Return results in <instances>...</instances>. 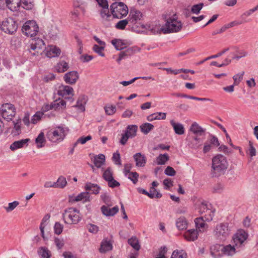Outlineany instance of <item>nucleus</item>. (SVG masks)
Instances as JSON below:
<instances>
[{"mask_svg":"<svg viewBox=\"0 0 258 258\" xmlns=\"http://www.w3.org/2000/svg\"><path fill=\"white\" fill-rule=\"evenodd\" d=\"M101 209L103 214L106 216H113L118 211V208L117 206H115L112 208H110L106 206H103Z\"/></svg>","mask_w":258,"mask_h":258,"instance_id":"obj_22","label":"nucleus"},{"mask_svg":"<svg viewBox=\"0 0 258 258\" xmlns=\"http://www.w3.org/2000/svg\"><path fill=\"white\" fill-rule=\"evenodd\" d=\"M223 245L216 244L211 247V254L214 258H220L223 256Z\"/></svg>","mask_w":258,"mask_h":258,"instance_id":"obj_19","label":"nucleus"},{"mask_svg":"<svg viewBox=\"0 0 258 258\" xmlns=\"http://www.w3.org/2000/svg\"><path fill=\"white\" fill-rule=\"evenodd\" d=\"M105 46V45L99 46L97 44H95L93 47V50L100 56H104V53L102 52V50H104Z\"/></svg>","mask_w":258,"mask_h":258,"instance_id":"obj_54","label":"nucleus"},{"mask_svg":"<svg viewBox=\"0 0 258 258\" xmlns=\"http://www.w3.org/2000/svg\"><path fill=\"white\" fill-rule=\"evenodd\" d=\"M134 53V50L133 48L129 47L126 48L124 50L121 51L119 54L118 58L117 59V62L119 63L122 59H125L129 56Z\"/></svg>","mask_w":258,"mask_h":258,"instance_id":"obj_25","label":"nucleus"},{"mask_svg":"<svg viewBox=\"0 0 258 258\" xmlns=\"http://www.w3.org/2000/svg\"><path fill=\"white\" fill-rule=\"evenodd\" d=\"M169 159V157L167 153L160 154L156 158L158 165H164Z\"/></svg>","mask_w":258,"mask_h":258,"instance_id":"obj_42","label":"nucleus"},{"mask_svg":"<svg viewBox=\"0 0 258 258\" xmlns=\"http://www.w3.org/2000/svg\"><path fill=\"white\" fill-rule=\"evenodd\" d=\"M244 74V72H242L240 73L234 75L233 77V79L234 80L233 84L235 86L239 85L240 82L242 81L243 79V76Z\"/></svg>","mask_w":258,"mask_h":258,"instance_id":"obj_53","label":"nucleus"},{"mask_svg":"<svg viewBox=\"0 0 258 258\" xmlns=\"http://www.w3.org/2000/svg\"><path fill=\"white\" fill-rule=\"evenodd\" d=\"M50 215L49 214H47L44 216L43 218L40 225V229L41 231V235L42 237L44 239V228L46 225V223L47 222V221L50 218Z\"/></svg>","mask_w":258,"mask_h":258,"instance_id":"obj_40","label":"nucleus"},{"mask_svg":"<svg viewBox=\"0 0 258 258\" xmlns=\"http://www.w3.org/2000/svg\"><path fill=\"white\" fill-rule=\"evenodd\" d=\"M21 5L26 10H31L34 7V1L33 0H21Z\"/></svg>","mask_w":258,"mask_h":258,"instance_id":"obj_43","label":"nucleus"},{"mask_svg":"<svg viewBox=\"0 0 258 258\" xmlns=\"http://www.w3.org/2000/svg\"><path fill=\"white\" fill-rule=\"evenodd\" d=\"M154 127V125L150 123H144L140 126L141 131L145 135L148 134Z\"/></svg>","mask_w":258,"mask_h":258,"instance_id":"obj_37","label":"nucleus"},{"mask_svg":"<svg viewBox=\"0 0 258 258\" xmlns=\"http://www.w3.org/2000/svg\"><path fill=\"white\" fill-rule=\"evenodd\" d=\"M129 22L130 21L127 18L120 20L115 24V27L118 30H124Z\"/></svg>","mask_w":258,"mask_h":258,"instance_id":"obj_48","label":"nucleus"},{"mask_svg":"<svg viewBox=\"0 0 258 258\" xmlns=\"http://www.w3.org/2000/svg\"><path fill=\"white\" fill-rule=\"evenodd\" d=\"M215 212V209H209L207 210L206 213H205L202 216L204 218L205 220L207 221H211L213 220V218L214 216V213Z\"/></svg>","mask_w":258,"mask_h":258,"instance_id":"obj_41","label":"nucleus"},{"mask_svg":"<svg viewBox=\"0 0 258 258\" xmlns=\"http://www.w3.org/2000/svg\"><path fill=\"white\" fill-rule=\"evenodd\" d=\"M230 231L227 223H220L216 226L214 233L217 239L225 240L229 235Z\"/></svg>","mask_w":258,"mask_h":258,"instance_id":"obj_7","label":"nucleus"},{"mask_svg":"<svg viewBox=\"0 0 258 258\" xmlns=\"http://www.w3.org/2000/svg\"><path fill=\"white\" fill-rule=\"evenodd\" d=\"M105 113L109 115H113L116 112V107L113 105L105 106L104 107Z\"/></svg>","mask_w":258,"mask_h":258,"instance_id":"obj_60","label":"nucleus"},{"mask_svg":"<svg viewBox=\"0 0 258 258\" xmlns=\"http://www.w3.org/2000/svg\"><path fill=\"white\" fill-rule=\"evenodd\" d=\"M138 131V126L136 125H128L125 131V133L130 138H134L137 135Z\"/></svg>","mask_w":258,"mask_h":258,"instance_id":"obj_34","label":"nucleus"},{"mask_svg":"<svg viewBox=\"0 0 258 258\" xmlns=\"http://www.w3.org/2000/svg\"><path fill=\"white\" fill-rule=\"evenodd\" d=\"M63 228V226L62 224L58 222H56L54 226V231L55 234L57 235L60 234L62 231Z\"/></svg>","mask_w":258,"mask_h":258,"instance_id":"obj_57","label":"nucleus"},{"mask_svg":"<svg viewBox=\"0 0 258 258\" xmlns=\"http://www.w3.org/2000/svg\"><path fill=\"white\" fill-rule=\"evenodd\" d=\"M112 245L109 241H103L101 242L99 251L101 253H105L112 249Z\"/></svg>","mask_w":258,"mask_h":258,"instance_id":"obj_35","label":"nucleus"},{"mask_svg":"<svg viewBox=\"0 0 258 258\" xmlns=\"http://www.w3.org/2000/svg\"><path fill=\"white\" fill-rule=\"evenodd\" d=\"M21 0H0V6H6L12 11H17L20 7Z\"/></svg>","mask_w":258,"mask_h":258,"instance_id":"obj_14","label":"nucleus"},{"mask_svg":"<svg viewBox=\"0 0 258 258\" xmlns=\"http://www.w3.org/2000/svg\"><path fill=\"white\" fill-rule=\"evenodd\" d=\"M62 218L66 224L70 225L78 224L82 219L80 211L75 208L66 209L62 214Z\"/></svg>","mask_w":258,"mask_h":258,"instance_id":"obj_3","label":"nucleus"},{"mask_svg":"<svg viewBox=\"0 0 258 258\" xmlns=\"http://www.w3.org/2000/svg\"><path fill=\"white\" fill-rule=\"evenodd\" d=\"M136 162V165L137 167H144L146 163L147 159L146 156L141 153H137L133 156Z\"/></svg>","mask_w":258,"mask_h":258,"instance_id":"obj_20","label":"nucleus"},{"mask_svg":"<svg viewBox=\"0 0 258 258\" xmlns=\"http://www.w3.org/2000/svg\"><path fill=\"white\" fill-rule=\"evenodd\" d=\"M29 141V139H22L15 141L11 145L10 148L12 151H15L18 149L24 147L25 145L27 146Z\"/></svg>","mask_w":258,"mask_h":258,"instance_id":"obj_21","label":"nucleus"},{"mask_svg":"<svg viewBox=\"0 0 258 258\" xmlns=\"http://www.w3.org/2000/svg\"><path fill=\"white\" fill-rule=\"evenodd\" d=\"M88 231L92 233H97L99 230V227L94 224H89L87 225Z\"/></svg>","mask_w":258,"mask_h":258,"instance_id":"obj_62","label":"nucleus"},{"mask_svg":"<svg viewBox=\"0 0 258 258\" xmlns=\"http://www.w3.org/2000/svg\"><path fill=\"white\" fill-rule=\"evenodd\" d=\"M86 96L85 95H81L79 97L77 104L75 107H77L82 111H84L85 110V104H86Z\"/></svg>","mask_w":258,"mask_h":258,"instance_id":"obj_31","label":"nucleus"},{"mask_svg":"<svg viewBox=\"0 0 258 258\" xmlns=\"http://www.w3.org/2000/svg\"><path fill=\"white\" fill-rule=\"evenodd\" d=\"M204 6L203 3L194 5L191 9V12L195 14H198Z\"/></svg>","mask_w":258,"mask_h":258,"instance_id":"obj_56","label":"nucleus"},{"mask_svg":"<svg viewBox=\"0 0 258 258\" xmlns=\"http://www.w3.org/2000/svg\"><path fill=\"white\" fill-rule=\"evenodd\" d=\"M111 44L114 46L116 50H122L125 47L124 43L122 40L114 39L111 40Z\"/></svg>","mask_w":258,"mask_h":258,"instance_id":"obj_45","label":"nucleus"},{"mask_svg":"<svg viewBox=\"0 0 258 258\" xmlns=\"http://www.w3.org/2000/svg\"><path fill=\"white\" fill-rule=\"evenodd\" d=\"M1 114L3 117L8 121L11 120L16 114L14 105L10 103H5L1 107Z\"/></svg>","mask_w":258,"mask_h":258,"instance_id":"obj_11","label":"nucleus"},{"mask_svg":"<svg viewBox=\"0 0 258 258\" xmlns=\"http://www.w3.org/2000/svg\"><path fill=\"white\" fill-rule=\"evenodd\" d=\"M69 68L68 62L64 60L59 61L55 66V69L57 73H63L67 71Z\"/></svg>","mask_w":258,"mask_h":258,"instance_id":"obj_28","label":"nucleus"},{"mask_svg":"<svg viewBox=\"0 0 258 258\" xmlns=\"http://www.w3.org/2000/svg\"><path fill=\"white\" fill-rule=\"evenodd\" d=\"M22 30L26 36L32 37L37 34L39 27L34 21H29L24 23Z\"/></svg>","mask_w":258,"mask_h":258,"instance_id":"obj_8","label":"nucleus"},{"mask_svg":"<svg viewBox=\"0 0 258 258\" xmlns=\"http://www.w3.org/2000/svg\"><path fill=\"white\" fill-rule=\"evenodd\" d=\"M166 113L164 112H156L148 115L147 119L149 121H152L154 120L165 119Z\"/></svg>","mask_w":258,"mask_h":258,"instance_id":"obj_29","label":"nucleus"},{"mask_svg":"<svg viewBox=\"0 0 258 258\" xmlns=\"http://www.w3.org/2000/svg\"><path fill=\"white\" fill-rule=\"evenodd\" d=\"M128 243L136 250H139L141 248L139 240L135 236H133L131 238L128 239Z\"/></svg>","mask_w":258,"mask_h":258,"instance_id":"obj_39","label":"nucleus"},{"mask_svg":"<svg viewBox=\"0 0 258 258\" xmlns=\"http://www.w3.org/2000/svg\"><path fill=\"white\" fill-rule=\"evenodd\" d=\"M85 189L86 191H91L93 194L97 195L101 190V187L97 184L87 182L85 184Z\"/></svg>","mask_w":258,"mask_h":258,"instance_id":"obj_24","label":"nucleus"},{"mask_svg":"<svg viewBox=\"0 0 258 258\" xmlns=\"http://www.w3.org/2000/svg\"><path fill=\"white\" fill-rule=\"evenodd\" d=\"M45 47V43L44 41L41 39H37L34 40L30 45V52L31 50L35 51V53H32L33 55H38L39 53V50L42 49Z\"/></svg>","mask_w":258,"mask_h":258,"instance_id":"obj_15","label":"nucleus"},{"mask_svg":"<svg viewBox=\"0 0 258 258\" xmlns=\"http://www.w3.org/2000/svg\"><path fill=\"white\" fill-rule=\"evenodd\" d=\"M176 225L179 230H182L186 228L187 222L183 217L178 218L176 220Z\"/></svg>","mask_w":258,"mask_h":258,"instance_id":"obj_38","label":"nucleus"},{"mask_svg":"<svg viewBox=\"0 0 258 258\" xmlns=\"http://www.w3.org/2000/svg\"><path fill=\"white\" fill-rule=\"evenodd\" d=\"M43 115V113L42 112L38 111L31 118V122L33 124L37 123L41 118L42 115Z\"/></svg>","mask_w":258,"mask_h":258,"instance_id":"obj_55","label":"nucleus"},{"mask_svg":"<svg viewBox=\"0 0 258 258\" xmlns=\"http://www.w3.org/2000/svg\"><path fill=\"white\" fill-rule=\"evenodd\" d=\"M142 17V13L140 11L133 9L130 10L127 19L131 23L135 24Z\"/></svg>","mask_w":258,"mask_h":258,"instance_id":"obj_17","label":"nucleus"},{"mask_svg":"<svg viewBox=\"0 0 258 258\" xmlns=\"http://www.w3.org/2000/svg\"><path fill=\"white\" fill-rule=\"evenodd\" d=\"M108 185L111 188H114L120 185V183L115 180L113 178L107 181Z\"/></svg>","mask_w":258,"mask_h":258,"instance_id":"obj_64","label":"nucleus"},{"mask_svg":"<svg viewBox=\"0 0 258 258\" xmlns=\"http://www.w3.org/2000/svg\"><path fill=\"white\" fill-rule=\"evenodd\" d=\"M228 163L226 158L217 154L212 158L211 175L212 177H219L223 174L226 170Z\"/></svg>","mask_w":258,"mask_h":258,"instance_id":"obj_1","label":"nucleus"},{"mask_svg":"<svg viewBox=\"0 0 258 258\" xmlns=\"http://www.w3.org/2000/svg\"><path fill=\"white\" fill-rule=\"evenodd\" d=\"M45 51V55L49 58L58 56L61 52V50L58 47L53 45L46 48Z\"/></svg>","mask_w":258,"mask_h":258,"instance_id":"obj_18","label":"nucleus"},{"mask_svg":"<svg viewBox=\"0 0 258 258\" xmlns=\"http://www.w3.org/2000/svg\"><path fill=\"white\" fill-rule=\"evenodd\" d=\"M74 90L72 87L61 85L58 86L57 90V94L61 97L67 99H72L73 96Z\"/></svg>","mask_w":258,"mask_h":258,"instance_id":"obj_12","label":"nucleus"},{"mask_svg":"<svg viewBox=\"0 0 258 258\" xmlns=\"http://www.w3.org/2000/svg\"><path fill=\"white\" fill-rule=\"evenodd\" d=\"M46 136L48 139L51 142H60L63 140L65 136L64 130L61 126H58L57 129L48 131Z\"/></svg>","mask_w":258,"mask_h":258,"instance_id":"obj_9","label":"nucleus"},{"mask_svg":"<svg viewBox=\"0 0 258 258\" xmlns=\"http://www.w3.org/2000/svg\"><path fill=\"white\" fill-rule=\"evenodd\" d=\"M105 161V157L102 154H100L94 157L93 163L94 165L98 168H100L103 165Z\"/></svg>","mask_w":258,"mask_h":258,"instance_id":"obj_32","label":"nucleus"},{"mask_svg":"<svg viewBox=\"0 0 258 258\" xmlns=\"http://www.w3.org/2000/svg\"><path fill=\"white\" fill-rule=\"evenodd\" d=\"M19 205V202L15 201L12 203H9L8 206L5 207L4 208L7 213H9L13 211Z\"/></svg>","mask_w":258,"mask_h":258,"instance_id":"obj_52","label":"nucleus"},{"mask_svg":"<svg viewBox=\"0 0 258 258\" xmlns=\"http://www.w3.org/2000/svg\"><path fill=\"white\" fill-rule=\"evenodd\" d=\"M206 220L202 217L197 218L195 219V224L196 227L200 229V231L204 232L207 228L208 226L205 223Z\"/></svg>","mask_w":258,"mask_h":258,"instance_id":"obj_30","label":"nucleus"},{"mask_svg":"<svg viewBox=\"0 0 258 258\" xmlns=\"http://www.w3.org/2000/svg\"><path fill=\"white\" fill-rule=\"evenodd\" d=\"M46 140L44 137V134L43 132H41L35 140V143L37 144L38 148H42L44 146Z\"/></svg>","mask_w":258,"mask_h":258,"instance_id":"obj_36","label":"nucleus"},{"mask_svg":"<svg viewBox=\"0 0 258 258\" xmlns=\"http://www.w3.org/2000/svg\"><path fill=\"white\" fill-rule=\"evenodd\" d=\"M184 236L188 241H195L198 238V233L196 229H189L185 232Z\"/></svg>","mask_w":258,"mask_h":258,"instance_id":"obj_26","label":"nucleus"},{"mask_svg":"<svg viewBox=\"0 0 258 258\" xmlns=\"http://www.w3.org/2000/svg\"><path fill=\"white\" fill-rule=\"evenodd\" d=\"M102 177L103 179L108 181V180L112 179L113 177V172L110 167H108L103 172Z\"/></svg>","mask_w":258,"mask_h":258,"instance_id":"obj_47","label":"nucleus"},{"mask_svg":"<svg viewBox=\"0 0 258 258\" xmlns=\"http://www.w3.org/2000/svg\"><path fill=\"white\" fill-rule=\"evenodd\" d=\"M248 237V233L244 230L240 229L237 231L233 236V240L237 249L244 246Z\"/></svg>","mask_w":258,"mask_h":258,"instance_id":"obj_10","label":"nucleus"},{"mask_svg":"<svg viewBox=\"0 0 258 258\" xmlns=\"http://www.w3.org/2000/svg\"><path fill=\"white\" fill-rule=\"evenodd\" d=\"M164 19L166 23L160 30L164 34L178 32L181 30L182 24L181 21L177 20L176 15L167 18L165 16Z\"/></svg>","mask_w":258,"mask_h":258,"instance_id":"obj_2","label":"nucleus"},{"mask_svg":"<svg viewBox=\"0 0 258 258\" xmlns=\"http://www.w3.org/2000/svg\"><path fill=\"white\" fill-rule=\"evenodd\" d=\"M209 206L210 207V205H208L207 204H206L205 202H202L199 206V212L201 214H204L207 211V210L210 209Z\"/></svg>","mask_w":258,"mask_h":258,"instance_id":"obj_61","label":"nucleus"},{"mask_svg":"<svg viewBox=\"0 0 258 258\" xmlns=\"http://www.w3.org/2000/svg\"><path fill=\"white\" fill-rule=\"evenodd\" d=\"M79 77V76L77 71H71L64 75L63 80L67 84H74Z\"/></svg>","mask_w":258,"mask_h":258,"instance_id":"obj_16","label":"nucleus"},{"mask_svg":"<svg viewBox=\"0 0 258 258\" xmlns=\"http://www.w3.org/2000/svg\"><path fill=\"white\" fill-rule=\"evenodd\" d=\"M18 29L17 23L12 18L5 19L1 24V30L5 33L13 34Z\"/></svg>","mask_w":258,"mask_h":258,"instance_id":"obj_6","label":"nucleus"},{"mask_svg":"<svg viewBox=\"0 0 258 258\" xmlns=\"http://www.w3.org/2000/svg\"><path fill=\"white\" fill-rule=\"evenodd\" d=\"M164 173L168 176H173L175 175L176 171L172 167L167 166L164 171Z\"/></svg>","mask_w":258,"mask_h":258,"instance_id":"obj_63","label":"nucleus"},{"mask_svg":"<svg viewBox=\"0 0 258 258\" xmlns=\"http://www.w3.org/2000/svg\"><path fill=\"white\" fill-rule=\"evenodd\" d=\"M170 124L173 128L175 134L178 135H181L184 134L185 129L182 124L180 123H176L174 120H171Z\"/></svg>","mask_w":258,"mask_h":258,"instance_id":"obj_23","label":"nucleus"},{"mask_svg":"<svg viewBox=\"0 0 258 258\" xmlns=\"http://www.w3.org/2000/svg\"><path fill=\"white\" fill-rule=\"evenodd\" d=\"M236 247L235 244L232 246L228 244L225 246H223V255L232 256L236 252Z\"/></svg>","mask_w":258,"mask_h":258,"instance_id":"obj_27","label":"nucleus"},{"mask_svg":"<svg viewBox=\"0 0 258 258\" xmlns=\"http://www.w3.org/2000/svg\"><path fill=\"white\" fill-rule=\"evenodd\" d=\"M82 201L83 203L90 201V195L88 191L81 192L77 196H69V202L71 203Z\"/></svg>","mask_w":258,"mask_h":258,"instance_id":"obj_13","label":"nucleus"},{"mask_svg":"<svg viewBox=\"0 0 258 258\" xmlns=\"http://www.w3.org/2000/svg\"><path fill=\"white\" fill-rule=\"evenodd\" d=\"M55 183L56 187L62 188L66 186L67 181L64 176H60L58 177L56 182H55Z\"/></svg>","mask_w":258,"mask_h":258,"instance_id":"obj_49","label":"nucleus"},{"mask_svg":"<svg viewBox=\"0 0 258 258\" xmlns=\"http://www.w3.org/2000/svg\"><path fill=\"white\" fill-rule=\"evenodd\" d=\"M98 4L102 8L100 11V15L102 19V23L106 26L110 25L109 22L112 20V17L110 14L109 9L108 5L106 0H96Z\"/></svg>","mask_w":258,"mask_h":258,"instance_id":"obj_5","label":"nucleus"},{"mask_svg":"<svg viewBox=\"0 0 258 258\" xmlns=\"http://www.w3.org/2000/svg\"><path fill=\"white\" fill-rule=\"evenodd\" d=\"M92 139V137L90 135H88L86 137L82 136L80 137L77 141L74 144V147H76L78 144H84L87 141H90Z\"/></svg>","mask_w":258,"mask_h":258,"instance_id":"obj_50","label":"nucleus"},{"mask_svg":"<svg viewBox=\"0 0 258 258\" xmlns=\"http://www.w3.org/2000/svg\"><path fill=\"white\" fill-rule=\"evenodd\" d=\"M187 254L183 250H174L171 256V258H186Z\"/></svg>","mask_w":258,"mask_h":258,"instance_id":"obj_51","label":"nucleus"},{"mask_svg":"<svg viewBox=\"0 0 258 258\" xmlns=\"http://www.w3.org/2000/svg\"><path fill=\"white\" fill-rule=\"evenodd\" d=\"M110 10L112 19H121L125 17L128 13L127 7L122 2L112 3L110 6Z\"/></svg>","mask_w":258,"mask_h":258,"instance_id":"obj_4","label":"nucleus"},{"mask_svg":"<svg viewBox=\"0 0 258 258\" xmlns=\"http://www.w3.org/2000/svg\"><path fill=\"white\" fill-rule=\"evenodd\" d=\"M128 178L136 184L138 181L139 174L136 172H132L128 174Z\"/></svg>","mask_w":258,"mask_h":258,"instance_id":"obj_58","label":"nucleus"},{"mask_svg":"<svg viewBox=\"0 0 258 258\" xmlns=\"http://www.w3.org/2000/svg\"><path fill=\"white\" fill-rule=\"evenodd\" d=\"M38 252L42 258H49L51 255L50 251L47 248L44 247H40Z\"/></svg>","mask_w":258,"mask_h":258,"instance_id":"obj_46","label":"nucleus"},{"mask_svg":"<svg viewBox=\"0 0 258 258\" xmlns=\"http://www.w3.org/2000/svg\"><path fill=\"white\" fill-rule=\"evenodd\" d=\"M51 103L55 110L59 109L60 107H66V102L63 100H56Z\"/></svg>","mask_w":258,"mask_h":258,"instance_id":"obj_44","label":"nucleus"},{"mask_svg":"<svg viewBox=\"0 0 258 258\" xmlns=\"http://www.w3.org/2000/svg\"><path fill=\"white\" fill-rule=\"evenodd\" d=\"M190 131L194 134L202 136L205 133V130L197 122H194L190 127Z\"/></svg>","mask_w":258,"mask_h":258,"instance_id":"obj_33","label":"nucleus"},{"mask_svg":"<svg viewBox=\"0 0 258 258\" xmlns=\"http://www.w3.org/2000/svg\"><path fill=\"white\" fill-rule=\"evenodd\" d=\"M112 159L115 164L118 165H121L120 156L118 152H116L113 154Z\"/></svg>","mask_w":258,"mask_h":258,"instance_id":"obj_59","label":"nucleus"}]
</instances>
